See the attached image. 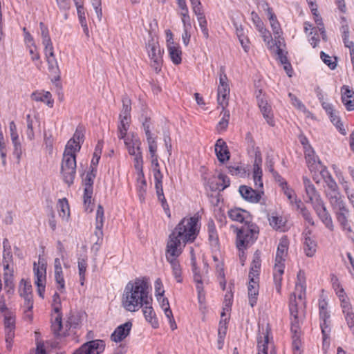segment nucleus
<instances>
[{"mask_svg": "<svg viewBox=\"0 0 354 354\" xmlns=\"http://www.w3.org/2000/svg\"><path fill=\"white\" fill-rule=\"evenodd\" d=\"M201 225L198 216L183 218L169 234L166 248L172 249V252H183L187 243L194 242L199 234Z\"/></svg>", "mask_w": 354, "mask_h": 354, "instance_id": "1", "label": "nucleus"}, {"mask_svg": "<svg viewBox=\"0 0 354 354\" xmlns=\"http://www.w3.org/2000/svg\"><path fill=\"white\" fill-rule=\"evenodd\" d=\"M229 218L236 222L244 223L236 232V247L240 250L252 245L258 238L259 227L252 222L250 212L241 208L235 207L227 212Z\"/></svg>", "mask_w": 354, "mask_h": 354, "instance_id": "2", "label": "nucleus"}, {"mask_svg": "<svg viewBox=\"0 0 354 354\" xmlns=\"http://www.w3.org/2000/svg\"><path fill=\"white\" fill-rule=\"evenodd\" d=\"M147 283L139 278L129 281L122 296V306L129 312H136L144 305H149L152 298L149 295Z\"/></svg>", "mask_w": 354, "mask_h": 354, "instance_id": "3", "label": "nucleus"}, {"mask_svg": "<svg viewBox=\"0 0 354 354\" xmlns=\"http://www.w3.org/2000/svg\"><path fill=\"white\" fill-rule=\"evenodd\" d=\"M306 278L305 272L299 270L297 275L295 291L290 295L289 310L291 331L295 335L299 332L303 311L305 307Z\"/></svg>", "mask_w": 354, "mask_h": 354, "instance_id": "4", "label": "nucleus"}, {"mask_svg": "<svg viewBox=\"0 0 354 354\" xmlns=\"http://www.w3.org/2000/svg\"><path fill=\"white\" fill-rule=\"evenodd\" d=\"M302 180L307 198L306 202L311 204L317 217L320 219L325 227L330 231H333L334 225L332 217L328 211L320 194L317 191L314 185L308 178L303 176Z\"/></svg>", "mask_w": 354, "mask_h": 354, "instance_id": "5", "label": "nucleus"}, {"mask_svg": "<svg viewBox=\"0 0 354 354\" xmlns=\"http://www.w3.org/2000/svg\"><path fill=\"white\" fill-rule=\"evenodd\" d=\"M76 156L63 154L61 174L64 183L68 186L73 184L76 175Z\"/></svg>", "mask_w": 354, "mask_h": 354, "instance_id": "6", "label": "nucleus"}, {"mask_svg": "<svg viewBox=\"0 0 354 354\" xmlns=\"http://www.w3.org/2000/svg\"><path fill=\"white\" fill-rule=\"evenodd\" d=\"M146 49L151 59V66L156 73H159L162 64L163 50L160 48L158 42L155 41L153 38L148 40Z\"/></svg>", "mask_w": 354, "mask_h": 354, "instance_id": "7", "label": "nucleus"}, {"mask_svg": "<svg viewBox=\"0 0 354 354\" xmlns=\"http://www.w3.org/2000/svg\"><path fill=\"white\" fill-rule=\"evenodd\" d=\"M227 77L223 68L220 69L219 85L218 87L217 101L221 107H226L228 104V95L230 87L227 83Z\"/></svg>", "mask_w": 354, "mask_h": 354, "instance_id": "8", "label": "nucleus"}, {"mask_svg": "<svg viewBox=\"0 0 354 354\" xmlns=\"http://www.w3.org/2000/svg\"><path fill=\"white\" fill-rule=\"evenodd\" d=\"M172 249L166 248V259L170 263L172 268V273L178 283L183 281L182 271L180 263L178 261V257L182 254V251L174 250Z\"/></svg>", "mask_w": 354, "mask_h": 354, "instance_id": "9", "label": "nucleus"}, {"mask_svg": "<svg viewBox=\"0 0 354 354\" xmlns=\"http://www.w3.org/2000/svg\"><path fill=\"white\" fill-rule=\"evenodd\" d=\"M105 348V343L102 339H94L83 344L73 354H100Z\"/></svg>", "mask_w": 354, "mask_h": 354, "instance_id": "10", "label": "nucleus"}, {"mask_svg": "<svg viewBox=\"0 0 354 354\" xmlns=\"http://www.w3.org/2000/svg\"><path fill=\"white\" fill-rule=\"evenodd\" d=\"M322 106L330 118L331 122L336 127L339 133L344 136L346 135V131L344 128L339 112L334 109L333 106L330 103L324 102L322 104Z\"/></svg>", "mask_w": 354, "mask_h": 354, "instance_id": "11", "label": "nucleus"}, {"mask_svg": "<svg viewBox=\"0 0 354 354\" xmlns=\"http://www.w3.org/2000/svg\"><path fill=\"white\" fill-rule=\"evenodd\" d=\"M333 212L342 230L346 232V233L352 232V228L348 221L349 209L346 207V205H344L342 207L338 208Z\"/></svg>", "mask_w": 354, "mask_h": 354, "instance_id": "12", "label": "nucleus"}, {"mask_svg": "<svg viewBox=\"0 0 354 354\" xmlns=\"http://www.w3.org/2000/svg\"><path fill=\"white\" fill-rule=\"evenodd\" d=\"M239 192L245 201L253 203L259 202L261 194H263L262 191L253 189L252 187L246 185H241Z\"/></svg>", "mask_w": 354, "mask_h": 354, "instance_id": "13", "label": "nucleus"}, {"mask_svg": "<svg viewBox=\"0 0 354 354\" xmlns=\"http://www.w3.org/2000/svg\"><path fill=\"white\" fill-rule=\"evenodd\" d=\"M132 326L131 322H127L118 326L111 334V339L116 343L122 342L130 334Z\"/></svg>", "mask_w": 354, "mask_h": 354, "instance_id": "14", "label": "nucleus"}, {"mask_svg": "<svg viewBox=\"0 0 354 354\" xmlns=\"http://www.w3.org/2000/svg\"><path fill=\"white\" fill-rule=\"evenodd\" d=\"M46 62L48 63V68L49 72L55 75V80L60 78V71L58 66L57 61L54 55L53 48L44 50Z\"/></svg>", "mask_w": 354, "mask_h": 354, "instance_id": "15", "label": "nucleus"}, {"mask_svg": "<svg viewBox=\"0 0 354 354\" xmlns=\"http://www.w3.org/2000/svg\"><path fill=\"white\" fill-rule=\"evenodd\" d=\"M342 102L348 111H354V91L348 86L344 85L341 88Z\"/></svg>", "mask_w": 354, "mask_h": 354, "instance_id": "16", "label": "nucleus"}, {"mask_svg": "<svg viewBox=\"0 0 354 354\" xmlns=\"http://www.w3.org/2000/svg\"><path fill=\"white\" fill-rule=\"evenodd\" d=\"M215 153L218 160L224 163L230 159V155L226 142L223 139H218L215 144Z\"/></svg>", "mask_w": 354, "mask_h": 354, "instance_id": "17", "label": "nucleus"}, {"mask_svg": "<svg viewBox=\"0 0 354 354\" xmlns=\"http://www.w3.org/2000/svg\"><path fill=\"white\" fill-rule=\"evenodd\" d=\"M104 209L102 205H99L96 212V217H95V235L97 238L96 241V244L98 243L99 240H102L103 232L102 227L104 225Z\"/></svg>", "mask_w": 354, "mask_h": 354, "instance_id": "18", "label": "nucleus"}, {"mask_svg": "<svg viewBox=\"0 0 354 354\" xmlns=\"http://www.w3.org/2000/svg\"><path fill=\"white\" fill-rule=\"evenodd\" d=\"M258 105L267 123L272 127L274 126L271 106L263 98L258 100Z\"/></svg>", "mask_w": 354, "mask_h": 354, "instance_id": "19", "label": "nucleus"}, {"mask_svg": "<svg viewBox=\"0 0 354 354\" xmlns=\"http://www.w3.org/2000/svg\"><path fill=\"white\" fill-rule=\"evenodd\" d=\"M3 280L5 288L8 293L12 294L14 292V282H13V269L10 267V263H3Z\"/></svg>", "mask_w": 354, "mask_h": 354, "instance_id": "20", "label": "nucleus"}, {"mask_svg": "<svg viewBox=\"0 0 354 354\" xmlns=\"http://www.w3.org/2000/svg\"><path fill=\"white\" fill-rule=\"evenodd\" d=\"M249 304L254 307L257 304L259 295V280L250 279L248 286Z\"/></svg>", "mask_w": 354, "mask_h": 354, "instance_id": "21", "label": "nucleus"}, {"mask_svg": "<svg viewBox=\"0 0 354 354\" xmlns=\"http://www.w3.org/2000/svg\"><path fill=\"white\" fill-rule=\"evenodd\" d=\"M31 98L36 102H42L48 107L52 108L54 104V100L49 91H35L31 94Z\"/></svg>", "mask_w": 354, "mask_h": 354, "instance_id": "22", "label": "nucleus"}, {"mask_svg": "<svg viewBox=\"0 0 354 354\" xmlns=\"http://www.w3.org/2000/svg\"><path fill=\"white\" fill-rule=\"evenodd\" d=\"M142 309L143 315L147 322H149L153 328L159 327L158 320L156 313L151 306V302L149 305H144Z\"/></svg>", "mask_w": 354, "mask_h": 354, "instance_id": "23", "label": "nucleus"}, {"mask_svg": "<svg viewBox=\"0 0 354 354\" xmlns=\"http://www.w3.org/2000/svg\"><path fill=\"white\" fill-rule=\"evenodd\" d=\"M305 158L308 167L310 171L318 170L322 167V162L315 154L313 149H309L305 151Z\"/></svg>", "mask_w": 354, "mask_h": 354, "instance_id": "24", "label": "nucleus"}, {"mask_svg": "<svg viewBox=\"0 0 354 354\" xmlns=\"http://www.w3.org/2000/svg\"><path fill=\"white\" fill-rule=\"evenodd\" d=\"M288 241L286 238H281L280 239V241L279 243L277 253H276V257H275V261L277 262H284L285 259L287 256L288 250Z\"/></svg>", "mask_w": 354, "mask_h": 354, "instance_id": "25", "label": "nucleus"}, {"mask_svg": "<svg viewBox=\"0 0 354 354\" xmlns=\"http://www.w3.org/2000/svg\"><path fill=\"white\" fill-rule=\"evenodd\" d=\"M261 269V258L259 254L256 252L254 254L253 260L251 263L250 270L249 272L250 279L259 280V275Z\"/></svg>", "mask_w": 354, "mask_h": 354, "instance_id": "26", "label": "nucleus"}, {"mask_svg": "<svg viewBox=\"0 0 354 354\" xmlns=\"http://www.w3.org/2000/svg\"><path fill=\"white\" fill-rule=\"evenodd\" d=\"M33 271L35 277V283H46V268L44 264L41 266H37V263H34Z\"/></svg>", "mask_w": 354, "mask_h": 354, "instance_id": "27", "label": "nucleus"}, {"mask_svg": "<svg viewBox=\"0 0 354 354\" xmlns=\"http://www.w3.org/2000/svg\"><path fill=\"white\" fill-rule=\"evenodd\" d=\"M263 336L258 337V354H268V344H269V333L268 328L266 332H263ZM270 354H272L270 352Z\"/></svg>", "mask_w": 354, "mask_h": 354, "instance_id": "28", "label": "nucleus"}, {"mask_svg": "<svg viewBox=\"0 0 354 354\" xmlns=\"http://www.w3.org/2000/svg\"><path fill=\"white\" fill-rule=\"evenodd\" d=\"M171 44H168L169 55L172 62L176 65H178L182 61V51L178 46L174 45L173 42Z\"/></svg>", "mask_w": 354, "mask_h": 354, "instance_id": "29", "label": "nucleus"}, {"mask_svg": "<svg viewBox=\"0 0 354 354\" xmlns=\"http://www.w3.org/2000/svg\"><path fill=\"white\" fill-rule=\"evenodd\" d=\"M326 198L328 199L333 212L346 205L344 196L341 193L329 196L326 197Z\"/></svg>", "mask_w": 354, "mask_h": 354, "instance_id": "30", "label": "nucleus"}, {"mask_svg": "<svg viewBox=\"0 0 354 354\" xmlns=\"http://www.w3.org/2000/svg\"><path fill=\"white\" fill-rule=\"evenodd\" d=\"M317 250V243L309 236H306L304 241V250L306 255L312 257L315 255Z\"/></svg>", "mask_w": 354, "mask_h": 354, "instance_id": "31", "label": "nucleus"}, {"mask_svg": "<svg viewBox=\"0 0 354 354\" xmlns=\"http://www.w3.org/2000/svg\"><path fill=\"white\" fill-rule=\"evenodd\" d=\"M320 328L322 336L330 335L331 333V324L330 320V315H326L324 313H322V317H319Z\"/></svg>", "mask_w": 354, "mask_h": 354, "instance_id": "32", "label": "nucleus"}, {"mask_svg": "<svg viewBox=\"0 0 354 354\" xmlns=\"http://www.w3.org/2000/svg\"><path fill=\"white\" fill-rule=\"evenodd\" d=\"M131 101L127 95L122 97V109L120 114V118L131 120Z\"/></svg>", "mask_w": 354, "mask_h": 354, "instance_id": "33", "label": "nucleus"}, {"mask_svg": "<svg viewBox=\"0 0 354 354\" xmlns=\"http://www.w3.org/2000/svg\"><path fill=\"white\" fill-rule=\"evenodd\" d=\"M39 27L41 30L42 44L44 46V50L53 48L47 26L43 22H40Z\"/></svg>", "mask_w": 354, "mask_h": 354, "instance_id": "34", "label": "nucleus"}, {"mask_svg": "<svg viewBox=\"0 0 354 354\" xmlns=\"http://www.w3.org/2000/svg\"><path fill=\"white\" fill-rule=\"evenodd\" d=\"M131 120L120 118V122L118 125L117 135L120 140L127 137V131L129 128Z\"/></svg>", "mask_w": 354, "mask_h": 354, "instance_id": "35", "label": "nucleus"}, {"mask_svg": "<svg viewBox=\"0 0 354 354\" xmlns=\"http://www.w3.org/2000/svg\"><path fill=\"white\" fill-rule=\"evenodd\" d=\"M156 192L158 197V200L161 203V205L165 210V213L170 216V211L169 205L167 202V200L165 197L163 192L162 185H155Z\"/></svg>", "mask_w": 354, "mask_h": 354, "instance_id": "36", "label": "nucleus"}, {"mask_svg": "<svg viewBox=\"0 0 354 354\" xmlns=\"http://www.w3.org/2000/svg\"><path fill=\"white\" fill-rule=\"evenodd\" d=\"M19 293L21 297L32 295V285L30 281L24 279L21 280L19 286Z\"/></svg>", "mask_w": 354, "mask_h": 354, "instance_id": "37", "label": "nucleus"}, {"mask_svg": "<svg viewBox=\"0 0 354 354\" xmlns=\"http://www.w3.org/2000/svg\"><path fill=\"white\" fill-rule=\"evenodd\" d=\"M122 140H124L126 147H134V148H137V150H140L141 141L136 134L132 133Z\"/></svg>", "mask_w": 354, "mask_h": 354, "instance_id": "38", "label": "nucleus"}, {"mask_svg": "<svg viewBox=\"0 0 354 354\" xmlns=\"http://www.w3.org/2000/svg\"><path fill=\"white\" fill-rule=\"evenodd\" d=\"M209 241L212 245L216 246L218 243V237L214 222L209 221L207 224Z\"/></svg>", "mask_w": 354, "mask_h": 354, "instance_id": "39", "label": "nucleus"}, {"mask_svg": "<svg viewBox=\"0 0 354 354\" xmlns=\"http://www.w3.org/2000/svg\"><path fill=\"white\" fill-rule=\"evenodd\" d=\"M221 115H222V118L218 123L217 129L218 131H225L229 124V120L230 117V111L226 110L225 107H222Z\"/></svg>", "mask_w": 354, "mask_h": 354, "instance_id": "40", "label": "nucleus"}, {"mask_svg": "<svg viewBox=\"0 0 354 354\" xmlns=\"http://www.w3.org/2000/svg\"><path fill=\"white\" fill-rule=\"evenodd\" d=\"M218 180L221 183H216L215 186H210L211 189H219L221 191L224 190L228 187L230 185V180L227 176L223 174H220L218 176Z\"/></svg>", "mask_w": 354, "mask_h": 354, "instance_id": "41", "label": "nucleus"}, {"mask_svg": "<svg viewBox=\"0 0 354 354\" xmlns=\"http://www.w3.org/2000/svg\"><path fill=\"white\" fill-rule=\"evenodd\" d=\"M324 182L327 186V189L325 190L326 197L340 193L339 192L337 184L333 178H331Z\"/></svg>", "mask_w": 354, "mask_h": 354, "instance_id": "42", "label": "nucleus"}, {"mask_svg": "<svg viewBox=\"0 0 354 354\" xmlns=\"http://www.w3.org/2000/svg\"><path fill=\"white\" fill-rule=\"evenodd\" d=\"M5 329H15V315L12 311L3 314Z\"/></svg>", "mask_w": 354, "mask_h": 354, "instance_id": "43", "label": "nucleus"}, {"mask_svg": "<svg viewBox=\"0 0 354 354\" xmlns=\"http://www.w3.org/2000/svg\"><path fill=\"white\" fill-rule=\"evenodd\" d=\"M78 272L80 276V281L82 286L84 285L85 281V274L87 268V261L86 258L78 259Z\"/></svg>", "mask_w": 354, "mask_h": 354, "instance_id": "44", "label": "nucleus"}, {"mask_svg": "<svg viewBox=\"0 0 354 354\" xmlns=\"http://www.w3.org/2000/svg\"><path fill=\"white\" fill-rule=\"evenodd\" d=\"M24 299L23 308L24 313L26 316L30 319H32V310L33 308V299L32 295L22 297Z\"/></svg>", "mask_w": 354, "mask_h": 354, "instance_id": "45", "label": "nucleus"}, {"mask_svg": "<svg viewBox=\"0 0 354 354\" xmlns=\"http://www.w3.org/2000/svg\"><path fill=\"white\" fill-rule=\"evenodd\" d=\"M134 167L137 171L138 176L143 178V158L142 151H138L134 156Z\"/></svg>", "mask_w": 354, "mask_h": 354, "instance_id": "46", "label": "nucleus"}, {"mask_svg": "<svg viewBox=\"0 0 354 354\" xmlns=\"http://www.w3.org/2000/svg\"><path fill=\"white\" fill-rule=\"evenodd\" d=\"M80 149V144L75 142L72 139H70L66 145L64 154H71L75 156L76 152L79 151Z\"/></svg>", "mask_w": 354, "mask_h": 354, "instance_id": "47", "label": "nucleus"}, {"mask_svg": "<svg viewBox=\"0 0 354 354\" xmlns=\"http://www.w3.org/2000/svg\"><path fill=\"white\" fill-rule=\"evenodd\" d=\"M59 216L64 218L69 215V205L66 198L59 199L57 203Z\"/></svg>", "mask_w": 354, "mask_h": 354, "instance_id": "48", "label": "nucleus"}, {"mask_svg": "<svg viewBox=\"0 0 354 354\" xmlns=\"http://www.w3.org/2000/svg\"><path fill=\"white\" fill-rule=\"evenodd\" d=\"M55 313L56 315L54 318V320L52 321L51 328L55 335H59L62 328V313L61 312Z\"/></svg>", "mask_w": 354, "mask_h": 354, "instance_id": "49", "label": "nucleus"}, {"mask_svg": "<svg viewBox=\"0 0 354 354\" xmlns=\"http://www.w3.org/2000/svg\"><path fill=\"white\" fill-rule=\"evenodd\" d=\"M55 279L57 283V289L60 292H64L65 290V281L62 270H55Z\"/></svg>", "mask_w": 354, "mask_h": 354, "instance_id": "50", "label": "nucleus"}, {"mask_svg": "<svg viewBox=\"0 0 354 354\" xmlns=\"http://www.w3.org/2000/svg\"><path fill=\"white\" fill-rule=\"evenodd\" d=\"M198 295V301L201 310L205 309V292L204 291L203 285H196Z\"/></svg>", "mask_w": 354, "mask_h": 354, "instance_id": "51", "label": "nucleus"}, {"mask_svg": "<svg viewBox=\"0 0 354 354\" xmlns=\"http://www.w3.org/2000/svg\"><path fill=\"white\" fill-rule=\"evenodd\" d=\"M280 186L284 193V194L287 196L288 201L291 204H293V201L297 196L295 194V192L288 187L287 183L286 181H282L280 183Z\"/></svg>", "mask_w": 354, "mask_h": 354, "instance_id": "52", "label": "nucleus"}, {"mask_svg": "<svg viewBox=\"0 0 354 354\" xmlns=\"http://www.w3.org/2000/svg\"><path fill=\"white\" fill-rule=\"evenodd\" d=\"M251 18L256 26V28L260 32V33H268V30L264 28L263 23L261 20L257 13L255 12H252Z\"/></svg>", "mask_w": 354, "mask_h": 354, "instance_id": "53", "label": "nucleus"}, {"mask_svg": "<svg viewBox=\"0 0 354 354\" xmlns=\"http://www.w3.org/2000/svg\"><path fill=\"white\" fill-rule=\"evenodd\" d=\"M331 282L333 288L335 290L337 295L339 297V298H342L345 292L340 284V282L339 281L338 278L335 274L331 275Z\"/></svg>", "mask_w": 354, "mask_h": 354, "instance_id": "54", "label": "nucleus"}, {"mask_svg": "<svg viewBox=\"0 0 354 354\" xmlns=\"http://www.w3.org/2000/svg\"><path fill=\"white\" fill-rule=\"evenodd\" d=\"M315 22L317 24V27H315L319 32L322 35V38L324 41H327V35L325 30V27L324 23L322 21V18L319 15H316L314 17Z\"/></svg>", "mask_w": 354, "mask_h": 354, "instance_id": "55", "label": "nucleus"}, {"mask_svg": "<svg viewBox=\"0 0 354 354\" xmlns=\"http://www.w3.org/2000/svg\"><path fill=\"white\" fill-rule=\"evenodd\" d=\"M342 37L344 44L345 46H349L350 45L352 46V44L354 43L352 41L348 39L349 35V27L347 24L342 25L341 28Z\"/></svg>", "mask_w": 354, "mask_h": 354, "instance_id": "56", "label": "nucleus"}, {"mask_svg": "<svg viewBox=\"0 0 354 354\" xmlns=\"http://www.w3.org/2000/svg\"><path fill=\"white\" fill-rule=\"evenodd\" d=\"M262 170H253V180L254 183V186L257 189H263V184L262 180Z\"/></svg>", "mask_w": 354, "mask_h": 354, "instance_id": "57", "label": "nucleus"}, {"mask_svg": "<svg viewBox=\"0 0 354 354\" xmlns=\"http://www.w3.org/2000/svg\"><path fill=\"white\" fill-rule=\"evenodd\" d=\"M228 172L233 176L243 177L245 176V170L239 165H230L227 167Z\"/></svg>", "mask_w": 354, "mask_h": 354, "instance_id": "58", "label": "nucleus"}, {"mask_svg": "<svg viewBox=\"0 0 354 354\" xmlns=\"http://www.w3.org/2000/svg\"><path fill=\"white\" fill-rule=\"evenodd\" d=\"M320 57L324 64H326L330 69L333 70L337 66L336 58H334L335 61H332V57L326 54L324 51L320 53Z\"/></svg>", "mask_w": 354, "mask_h": 354, "instance_id": "59", "label": "nucleus"}, {"mask_svg": "<svg viewBox=\"0 0 354 354\" xmlns=\"http://www.w3.org/2000/svg\"><path fill=\"white\" fill-rule=\"evenodd\" d=\"M84 129L82 127L78 126L71 139L74 140L75 142L81 145V143L84 142Z\"/></svg>", "mask_w": 354, "mask_h": 354, "instance_id": "60", "label": "nucleus"}, {"mask_svg": "<svg viewBox=\"0 0 354 354\" xmlns=\"http://www.w3.org/2000/svg\"><path fill=\"white\" fill-rule=\"evenodd\" d=\"M102 143L101 142H98L93 153V157L91 160L92 165H97L98 164L100 159V155L102 153Z\"/></svg>", "mask_w": 354, "mask_h": 354, "instance_id": "61", "label": "nucleus"}, {"mask_svg": "<svg viewBox=\"0 0 354 354\" xmlns=\"http://www.w3.org/2000/svg\"><path fill=\"white\" fill-rule=\"evenodd\" d=\"M262 165V157L261 153L259 148H257L254 152V160L253 164V170H262L261 169Z\"/></svg>", "mask_w": 354, "mask_h": 354, "instance_id": "62", "label": "nucleus"}, {"mask_svg": "<svg viewBox=\"0 0 354 354\" xmlns=\"http://www.w3.org/2000/svg\"><path fill=\"white\" fill-rule=\"evenodd\" d=\"M92 196L93 189L84 188L83 199L86 210H88L89 209V206L91 204Z\"/></svg>", "mask_w": 354, "mask_h": 354, "instance_id": "63", "label": "nucleus"}, {"mask_svg": "<svg viewBox=\"0 0 354 354\" xmlns=\"http://www.w3.org/2000/svg\"><path fill=\"white\" fill-rule=\"evenodd\" d=\"M303 218L310 225L314 226L315 225L313 217L310 212L306 207L301 208V212L300 213Z\"/></svg>", "mask_w": 354, "mask_h": 354, "instance_id": "64", "label": "nucleus"}]
</instances>
